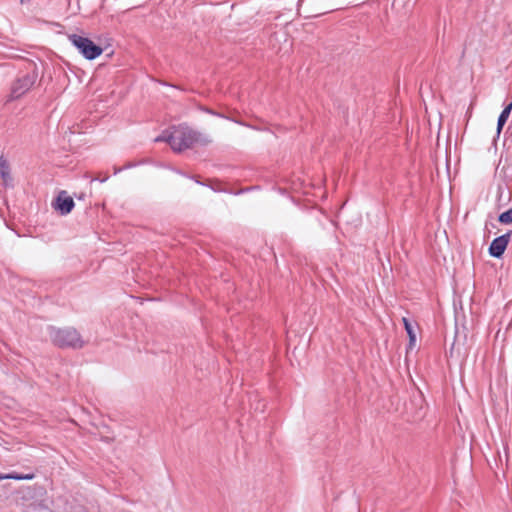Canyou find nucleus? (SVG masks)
Masks as SVG:
<instances>
[{"label":"nucleus","mask_w":512,"mask_h":512,"mask_svg":"<svg viewBox=\"0 0 512 512\" xmlns=\"http://www.w3.org/2000/svg\"><path fill=\"white\" fill-rule=\"evenodd\" d=\"M170 132H163L155 138V142H167L169 144Z\"/></svg>","instance_id":"f8f14e48"},{"label":"nucleus","mask_w":512,"mask_h":512,"mask_svg":"<svg viewBox=\"0 0 512 512\" xmlns=\"http://www.w3.org/2000/svg\"><path fill=\"white\" fill-rule=\"evenodd\" d=\"M202 111L206 112V113H209L211 115H214V116H218V117H222V115L220 113H217L209 108H201Z\"/></svg>","instance_id":"ddd939ff"},{"label":"nucleus","mask_w":512,"mask_h":512,"mask_svg":"<svg viewBox=\"0 0 512 512\" xmlns=\"http://www.w3.org/2000/svg\"><path fill=\"white\" fill-rule=\"evenodd\" d=\"M511 110H512V102L510 104H508L500 113V115L498 117V121H497V129H496L497 137L500 136L503 126L505 125V123L507 122V120L510 116Z\"/></svg>","instance_id":"0eeeda50"},{"label":"nucleus","mask_w":512,"mask_h":512,"mask_svg":"<svg viewBox=\"0 0 512 512\" xmlns=\"http://www.w3.org/2000/svg\"><path fill=\"white\" fill-rule=\"evenodd\" d=\"M3 479H9L8 474L7 475L0 474V480H3Z\"/></svg>","instance_id":"4468645a"},{"label":"nucleus","mask_w":512,"mask_h":512,"mask_svg":"<svg viewBox=\"0 0 512 512\" xmlns=\"http://www.w3.org/2000/svg\"><path fill=\"white\" fill-rule=\"evenodd\" d=\"M74 205L73 198L68 196L66 191H61L53 204L55 210L59 211L61 215L69 214L74 208Z\"/></svg>","instance_id":"423d86ee"},{"label":"nucleus","mask_w":512,"mask_h":512,"mask_svg":"<svg viewBox=\"0 0 512 512\" xmlns=\"http://www.w3.org/2000/svg\"><path fill=\"white\" fill-rule=\"evenodd\" d=\"M498 220L502 224H510L512 223V208L501 213L498 217Z\"/></svg>","instance_id":"9d476101"},{"label":"nucleus","mask_w":512,"mask_h":512,"mask_svg":"<svg viewBox=\"0 0 512 512\" xmlns=\"http://www.w3.org/2000/svg\"><path fill=\"white\" fill-rule=\"evenodd\" d=\"M209 142L206 137L187 126L173 127L170 132L169 145L175 152L189 149L196 143L206 145Z\"/></svg>","instance_id":"f257e3e1"},{"label":"nucleus","mask_w":512,"mask_h":512,"mask_svg":"<svg viewBox=\"0 0 512 512\" xmlns=\"http://www.w3.org/2000/svg\"><path fill=\"white\" fill-rule=\"evenodd\" d=\"M108 179V176H105L103 179L95 178V180H99L101 182H105Z\"/></svg>","instance_id":"2eb2a0df"},{"label":"nucleus","mask_w":512,"mask_h":512,"mask_svg":"<svg viewBox=\"0 0 512 512\" xmlns=\"http://www.w3.org/2000/svg\"><path fill=\"white\" fill-rule=\"evenodd\" d=\"M68 39L86 59L93 60L103 52L99 45L82 35L70 34Z\"/></svg>","instance_id":"20e7f679"},{"label":"nucleus","mask_w":512,"mask_h":512,"mask_svg":"<svg viewBox=\"0 0 512 512\" xmlns=\"http://www.w3.org/2000/svg\"><path fill=\"white\" fill-rule=\"evenodd\" d=\"M403 323H404L405 330L409 336L410 344L412 345V344H414V342L416 340V334H415L414 327L411 324V322L406 318H403Z\"/></svg>","instance_id":"6e6552de"},{"label":"nucleus","mask_w":512,"mask_h":512,"mask_svg":"<svg viewBox=\"0 0 512 512\" xmlns=\"http://www.w3.org/2000/svg\"><path fill=\"white\" fill-rule=\"evenodd\" d=\"M37 78L38 72L36 69L18 77L11 86L7 101L17 100L26 94L33 87Z\"/></svg>","instance_id":"7ed1b4c3"},{"label":"nucleus","mask_w":512,"mask_h":512,"mask_svg":"<svg viewBox=\"0 0 512 512\" xmlns=\"http://www.w3.org/2000/svg\"><path fill=\"white\" fill-rule=\"evenodd\" d=\"M48 331L51 341L57 347L79 349L84 345L81 335L73 327H49Z\"/></svg>","instance_id":"f03ea898"},{"label":"nucleus","mask_w":512,"mask_h":512,"mask_svg":"<svg viewBox=\"0 0 512 512\" xmlns=\"http://www.w3.org/2000/svg\"><path fill=\"white\" fill-rule=\"evenodd\" d=\"M0 176L4 181L9 178V165L2 156L0 157Z\"/></svg>","instance_id":"1a4fd4ad"},{"label":"nucleus","mask_w":512,"mask_h":512,"mask_svg":"<svg viewBox=\"0 0 512 512\" xmlns=\"http://www.w3.org/2000/svg\"><path fill=\"white\" fill-rule=\"evenodd\" d=\"M8 477H9V479H14V480H31L34 478V474L22 475V474L12 473V474H8Z\"/></svg>","instance_id":"9b49d317"},{"label":"nucleus","mask_w":512,"mask_h":512,"mask_svg":"<svg viewBox=\"0 0 512 512\" xmlns=\"http://www.w3.org/2000/svg\"><path fill=\"white\" fill-rule=\"evenodd\" d=\"M511 234H512V231H509V232L495 238L491 242L488 251L492 257L500 258L504 254V252L508 246V243L510 241Z\"/></svg>","instance_id":"39448f33"}]
</instances>
